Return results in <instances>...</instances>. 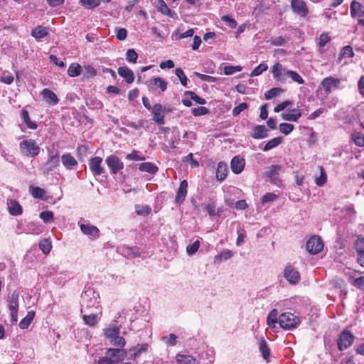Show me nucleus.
<instances>
[{"label": "nucleus", "mask_w": 364, "mask_h": 364, "mask_svg": "<svg viewBox=\"0 0 364 364\" xmlns=\"http://www.w3.org/2000/svg\"><path fill=\"white\" fill-rule=\"evenodd\" d=\"M39 216L46 223L51 222L53 220V213L49 210L41 212Z\"/></svg>", "instance_id": "nucleus-60"}, {"label": "nucleus", "mask_w": 364, "mask_h": 364, "mask_svg": "<svg viewBox=\"0 0 364 364\" xmlns=\"http://www.w3.org/2000/svg\"><path fill=\"white\" fill-rule=\"evenodd\" d=\"M228 172V166L226 164L220 162L218 164L217 171H216V178L218 181H224Z\"/></svg>", "instance_id": "nucleus-30"}, {"label": "nucleus", "mask_w": 364, "mask_h": 364, "mask_svg": "<svg viewBox=\"0 0 364 364\" xmlns=\"http://www.w3.org/2000/svg\"><path fill=\"white\" fill-rule=\"evenodd\" d=\"M107 166L110 170V173L112 175L117 174L119 171L124 168V163L120 159L115 155H109L105 159Z\"/></svg>", "instance_id": "nucleus-7"}, {"label": "nucleus", "mask_w": 364, "mask_h": 364, "mask_svg": "<svg viewBox=\"0 0 364 364\" xmlns=\"http://www.w3.org/2000/svg\"><path fill=\"white\" fill-rule=\"evenodd\" d=\"M355 249L358 255L357 261L364 267V239L358 238L355 242Z\"/></svg>", "instance_id": "nucleus-20"}, {"label": "nucleus", "mask_w": 364, "mask_h": 364, "mask_svg": "<svg viewBox=\"0 0 364 364\" xmlns=\"http://www.w3.org/2000/svg\"><path fill=\"white\" fill-rule=\"evenodd\" d=\"M18 297L19 294L16 291L9 297V309L13 322H16L18 320Z\"/></svg>", "instance_id": "nucleus-11"}, {"label": "nucleus", "mask_w": 364, "mask_h": 364, "mask_svg": "<svg viewBox=\"0 0 364 364\" xmlns=\"http://www.w3.org/2000/svg\"><path fill=\"white\" fill-rule=\"evenodd\" d=\"M104 336L110 345L124 348L126 345V340L120 336V328L116 325H112L105 328Z\"/></svg>", "instance_id": "nucleus-2"}, {"label": "nucleus", "mask_w": 364, "mask_h": 364, "mask_svg": "<svg viewBox=\"0 0 364 364\" xmlns=\"http://www.w3.org/2000/svg\"><path fill=\"white\" fill-rule=\"evenodd\" d=\"M283 92V90L280 87H274L268 90L265 94L264 97L267 100H270L274 97L279 95Z\"/></svg>", "instance_id": "nucleus-44"}, {"label": "nucleus", "mask_w": 364, "mask_h": 364, "mask_svg": "<svg viewBox=\"0 0 364 364\" xmlns=\"http://www.w3.org/2000/svg\"><path fill=\"white\" fill-rule=\"evenodd\" d=\"M291 8L292 11L301 17H305L309 13L308 8L303 0H291Z\"/></svg>", "instance_id": "nucleus-12"}, {"label": "nucleus", "mask_w": 364, "mask_h": 364, "mask_svg": "<svg viewBox=\"0 0 364 364\" xmlns=\"http://www.w3.org/2000/svg\"><path fill=\"white\" fill-rule=\"evenodd\" d=\"M200 247V241L196 240L193 244L188 245L186 247V252L188 255H194L198 250Z\"/></svg>", "instance_id": "nucleus-51"}, {"label": "nucleus", "mask_w": 364, "mask_h": 364, "mask_svg": "<svg viewBox=\"0 0 364 364\" xmlns=\"http://www.w3.org/2000/svg\"><path fill=\"white\" fill-rule=\"evenodd\" d=\"M350 15L353 18L361 17L364 15V7L358 1L354 0L350 4Z\"/></svg>", "instance_id": "nucleus-22"}, {"label": "nucleus", "mask_w": 364, "mask_h": 364, "mask_svg": "<svg viewBox=\"0 0 364 364\" xmlns=\"http://www.w3.org/2000/svg\"><path fill=\"white\" fill-rule=\"evenodd\" d=\"M41 95L43 100L50 105H55L59 101L58 96L48 88L43 89L41 92Z\"/></svg>", "instance_id": "nucleus-17"}, {"label": "nucleus", "mask_w": 364, "mask_h": 364, "mask_svg": "<svg viewBox=\"0 0 364 364\" xmlns=\"http://www.w3.org/2000/svg\"><path fill=\"white\" fill-rule=\"evenodd\" d=\"M209 113V110L205 107H198L192 109V114L196 116H203Z\"/></svg>", "instance_id": "nucleus-62"}, {"label": "nucleus", "mask_w": 364, "mask_h": 364, "mask_svg": "<svg viewBox=\"0 0 364 364\" xmlns=\"http://www.w3.org/2000/svg\"><path fill=\"white\" fill-rule=\"evenodd\" d=\"M80 228L82 232L85 235L92 237L95 239L99 237L100 230L96 226L90 223H80Z\"/></svg>", "instance_id": "nucleus-18"}, {"label": "nucleus", "mask_w": 364, "mask_h": 364, "mask_svg": "<svg viewBox=\"0 0 364 364\" xmlns=\"http://www.w3.org/2000/svg\"><path fill=\"white\" fill-rule=\"evenodd\" d=\"M287 74V77H289L293 82L298 83L299 85H302L304 83V80L302 77L295 71L289 70Z\"/></svg>", "instance_id": "nucleus-42"}, {"label": "nucleus", "mask_w": 364, "mask_h": 364, "mask_svg": "<svg viewBox=\"0 0 364 364\" xmlns=\"http://www.w3.org/2000/svg\"><path fill=\"white\" fill-rule=\"evenodd\" d=\"M277 316H278V311L277 309H273L269 313L267 318V325L270 328L275 327L276 323L278 322V319H279V318H277Z\"/></svg>", "instance_id": "nucleus-35"}, {"label": "nucleus", "mask_w": 364, "mask_h": 364, "mask_svg": "<svg viewBox=\"0 0 364 364\" xmlns=\"http://www.w3.org/2000/svg\"><path fill=\"white\" fill-rule=\"evenodd\" d=\"M294 126L291 124L281 123L279 124L280 132L285 135L290 134L294 130Z\"/></svg>", "instance_id": "nucleus-49"}, {"label": "nucleus", "mask_w": 364, "mask_h": 364, "mask_svg": "<svg viewBox=\"0 0 364 364\" xmlns=\"http://www.w3.org/2000/svg\"><path fill=\"white\" fill-rule=\"evenodd\" d=\"M80 2L87 9L95 8L100 4V0H80Z\"/></svg>", "instance_id": "nucleus-57"}, {"label": "nucleus", "mask_w": 364, "mask_h": 364, "mask_svg": "<svg viewBox=\"0 0 364 364\" xmlns=\"http://www.w3.org/2000/svg\"><path fill=\"white\" fill-rule=\"evenodd\" d=\"M136 213L138 215H147L151 213V208L148 205H136Z\"/></svg>", "instance_id": "nucleus-61"}, {"label": "nucleus", "mask_w": 364, "mask_h": 364, "mask_svg": "<svg viewBox=\"0 0 364 364\" xmlns=\"http://www.w3.org/2000/svg\"><path fill=\"white\" fill-rule=\"evenodd\" d=\"M158 10L163 14L171 16V11L164 0H159Z\"/></svg>", "instance_id": "nucleus-48"}, {"label": "nucleus", "mask_w": 364, "mask_h": 364, "mask_svg": "<svg viewBox=\"0 0 364 364\" xmlns=\"http://www.w3.org/2000/svg\"><path fill=\"white\" fill-rule=\"evenodd\" d=\"M353 56V48L350 46H346L341 51L340 57L351 58Z\"/></svg>", "instance_id": "nucleus-63"}, {"label": "nucleus", "mask_w": 364, "mask_h": 364, "mask_svg": "<svg viewBox=\"0 0 364 364\" xmlns=\"http://www.w3.org/2000/svg\"><path fill=\"white\" fill-rule=\"evenodd\" d=\"M138 55L134 49H129L126 53V59L129 63H136Z\"/></svg>", "instance_id": "nucleus-53"}, {"label": "nucleus", "mask_w": 364, "mask_h": 364, "mask_svg": "<svg viewBox=\"0 0 364 364\" xmlns=\"http://www.w3.org/2000/svg\"><path fill=\"white\" fill-rule=\"evenodd\" d=\"M259 349L264 359L267 360L269 356V349L267 342L263 338L260 340Z\"/></svg>", "instance_id": "nucleus-41"}, {"label": "nucleus", "mask_w": 364, "mask_h": 364, "mask_svg": "<svg viewBox=\"0 0 364 364\" xmlns=\"http://www.w3.org/2000/svg\"><path fill=\"white\" fill-rule=\"evenodd\" d=\"M301 116V113L299 109H291L289 112L282 114V119L286 121L297 122Z\"/></svg>", "instance_id": "nucleus-26"}, {"label": "nucleus", "mask_w": 364, "mask_h": 364, "mask_svg": "<svg viewBox=\"0 0 364 364\" xmlns=\"http://www.w3.org/2000/svg\"><path fill=\"white\" fill-rule=\"evenodd\" d=\"M242 70V67L240 65L232 66V65H226L224 68V74L227 75H230L234 74L235 73L240 72Z\"/></svg>", "instance_id": "nucleus-55"}, {"label": "nucleus", "mask_w": 364, "mask_h": 364, "mask_svg": "<svg viewBox=\"0 0 364 364\" xmlns=\"http://www.w3.org/2000/svg\"><path fill=\"white\" fill-rule=\"evenodd\" d=\"M82 319L85 324L93 326L98 323L100 318L97 314L91 313L90 314H82Z\"/></svg>", "instance_id": "nucleus-33"}, {"label": "nucleus", "mask_w": 364, "mask_h": 364, "mask_svg": "<svg viewBox=\"0 0 364 364\" xmlns=\"http://www.w3.org/2000/svg\"><path fill=\"white\" fill-rule=\"evenodd\" d=\"M268 66L265 63H261L257 66L251 73V76H258L262 74L264 71H266Z\"/></svg>", "instance_id": "nucleus-56"}, {"label": "nucleus", "mask_w": 364, "mask_h": 364, "mask_svg": "<svg viewBox=\"0 0 364 364\" xmlns=\"http://www.w3.org/2000/svg\"><path fill=\"white\" fill-rule=\"evenodd\" d=\"M48 159L43 164L42 170L43 173L48 174L52 172L60 163V154L57 151L48 150Z\"/></svg>", "instance_id": "nucleus-5"}, {"label": "nucleus", "mask_w": 364, "mask_h": 364, "mask_svg": "<svg viewBox=\"0 0 364 364\" xmlns=\"http://www.w3.org/2000/svg\"><path fill=\"white\" fill-rule=\"evenodd\" d=\"M31 195L35 198H41L43 199L46 194L44 189L40 187H33L31 191Z\"/></svg>", "instance_id": "nucleus-50"}, {"label": "nucleus", "mask_w": 364, "mask_h": 364, "mask_svg": "<svg viewBox=\"0 0 364 364\" xmlns=\"http://www.w3.org/2000/svg\"><path fill=\"white\" fill-rule=\"evenodd\" d=\"M176 75L179 78L183 86L187 85L188 78L181 68H176L175 70Z\"/></svg>", "instance_id": "nucleus-58"}, {"label": "nucleus", "mask_w": 364, "mask_h": 364, "mask_svg": "<svg viewBox=\"0 0 364 364\" xmlns=\"http://www.w3.org/2000/svg\"><path fill=\"white\" fill-rule=\"evenodd\" d=\"M127 159L129 161H144L145 156L141 155L138 151L134 150L126 156Z\"/></svg>", "instance_id": "nucleus-46"}, {"label": "nucleus", "mask_w": 364, "mask_h": 364, "mask_svg": "<svg viewBox=\"0 0 364 364\" xmlns=\"http://www.w3.org/2000/svg\"><path fill=\"white\" fill-rule=\"evenodd\" d=\"M177 336L173 333H170L168 336L161 338L162 341L167 346H173L176 343Z\"/></svg>", "instance_id": "nucleus-45"}, {"label": "nucleus", "mask_w": 364, "mask_h": 364, "mask_svg": "<svg viewBox=\"0 0 364 364\" xmlns=\"http://www.w3.org/2000/svg\"><path fill=\"white\" fill-rule=\"evenodd\" d=\"M62 163L68 169H72L77 164V161L70 154H64L62 156Z\"/></svg>", "instance_id": "nucleus-32"}, {"label": "nucleus", "mask_w": 364, "mask_h": 364, "mask_svg": "<svg viewBox=\"0 0 364 364\" xmlns=\"http://www.w3.org/2000/svg\"><path fill=\"white\" fill-rule=\"evenodd\" d=\"M83 75L87 78L92 77L96 75V70L91 65H85L83 67Z\"/></svg>", "instance_id": "nucleus-54"}, {"label": "nucleus", "mask_w": 364, "mask_h": 364, "mask_svg": "<svg viewBox=\"0 0 364 364\" xmlns=\"http://www.w3.org/2000/svg\"><path fill=\"white\" fill-rule=\"evenodd\" d=\"M82 70V67L78 63H72L68 69V74L70 77H77L80 75Z\"/></svg>", "instance_id": "nucleus-38"}, {"label": "nucleus", "mask_w": 364, "mask_h": 364, "mask_svg": "<svg viewBox=\"0 0 364 364\" xmlns=\"http://www.w3.org/2000/svg\"><path fill=\"white\" fill-rule=\"evenodd\" d=\"M323 248V242L318 235H314L306 242V249L311 255L319 253Z\"/></svg>", "instance_id": "nucleus-6"}, {"label": "nucleus", "mask_w": 364, "mask_h": 364, "mask_svg": "<svg viewBox=\"0 0 364 364\" xmlns=\"http://www.w3.org/2000/svg\"><path fill=\"white\" fill-rule=\"evenodd\" d=\"M188 182L183 180L181 182L175 200L178 203H181L185 200L187 195Z\"/></svg>", "instance_id": "nucleus-21"}, {"label": "nucleus", "mask_w": 364, "mask_h": 364, "mask_svg": "<svg viewBox=\"0 0 364 364\" xmlns=\"http://www.w3.org/2000/svg\"><path fill=\"white\" fill-rule=\"evenodd\" d=\"M205 210L208 212L210 216H215L219 215L221 212L220 209L216 208V202L213 198H209L208 200L205 204Z\"/></svg>", "instance_id": "nucleus-25"}, {"label": "nucleus", "mask_w": 364, "mask_h": 364, "mask_svg": "<svg viewBox=\"0 0 364 364\" xmlns=\"http://www.w3.org/2000/svg\"><path fill=\"white\" fill-rule=\"evenodd\" d=\"M102 162V159L99 156L90 159L89 166L90 171L93 173L94 175L100 176L105 173V170L101 166Z\"/></svg>", "instance_id": "nucleus-14"}, {"label": "nucleus", "mask_w": 364, "mask_h": 364, "mask_svg": "<svg viewBox=\"0 0 364 364\" xmlns=\"http://www.w3.org/2000/svg\"><path fill=\"white\" fill-rule=\"evenodd\" d=\"M127 350L123 348H109L106 351V356L105 358L112 360L113 364H117L123 360L127 355Z\"/></svg>", "instance_id": "nucleus-8"}, {"label": "nucleus", "mask_w": 364, "mask_h": 364, "mask_svg": "<svg viewBox=\"0 0 364 364\" xmlns=\"http://www.w3.org/2000/svg\"><path fill=\"white\" fill-rule=\"evenodd\" d=\"M20 151L28 157H35L39 154L40 147L34 139L23 140L19 144Z\"/></svg>", "instance_id": "nucleus-4"}, {"label": "nucleus", "mask_w": 364, "mask_h": 364, "mask_svg": "<svg viewBox=\"0 0 364 364\" xmlns=\"http://www.w3.org/2000/svg\"><path fill=\"white\" fill-rule=\"evenodd\" d=\"M267 136L268 131L264 125L255 126L250 133V136L255 139H264L267 137Z\"/></svg>", "instance_id": "nucleus-19"}, {"label": "nucleus", "mask_w": 364, "mask_h": 364, "mask_svg": "<svg viewBox=\"0 0 364 364\" xmlns=\"http://www.w3.org/2000/svg\"><path fill=\"white\" fill-rule=\"evenodd\" d=\"M321 176L316 178L315 183L318 186H323L326 182V174L322 167H320Z\"/></svg>", "instance_id": "nucleus-59"}, {"label": "nucleus", "mask_w": 364, "mask_h": 364, "mask_svg": "<svg viewBox=\"0 0 364 364\" xmlns=\"http://www.w3.org/2000/svg\"><path fill=\"white\" fill-rule=\"evenodd\" d=\"M194 34V30L193 28H190L184 33H179L178 31H176L173 33L172 37L176 36L177 39H182L185 38H188L193 36Z\"/></svg>", "instance_id": "nucleus-52"}, {"label": "nucleus", "mask_w": 364, "mask_h": 364, "mask_svg": "<svg viewBox=\"0 0 364 364\" xmlns=\"http://www.w3.org/2000/svg\"><path fill=\"white\" fill-rule=\"evenodd\" d=\"M51 247V242L47 239H44L39 242V248L44 254L49 253Z\"/></svg>", "instance_id": "nucleus-47"}, {"label": "nucleus", "mask_w": 364, "mask_h": 364, "mask_svg": "<svg viewBox=\"0 0 364 364\" xmlns=\"http://www.w3.org/2000/svg\"><path fill=\"white\" fill-rule=\"evenodd\" d=\"M178 364H199V362L191 355L178 353L176 356Z\"/></svg>", "instance_id": "nucleus-27"}, {"label": "nucleus", "mask_w": 364, "mask_h": 364, "mask_svg": "<svg viewBox=\"0 0 364 364\" xmlns=\"http://www.w3.org/2000/svg\"><path fill=\"white\" fill-rule=\"evenodd\" d=\"M283 141L282 137L278 136L269 140L264 146L263 151H267L274 147L279 146Z\"/></svg>", "instance_id": "nucleus-40"}, {"label": "nucleus", "mask_w": 364, "mask_h": 364, "mask_svg": "<svg viewBox=\"0 0 364 364\" xmlns=\"http://www.w3.org/2000/svg\"><path fill=\"white\" fill-rule=\"evenodd\" d=\"M167 84V82L160 77H154L148 82V86L150 89L157 87L161 92H164L166 90Z\"/></svg>", "instance_id": "nucleus-24"}, {"label": "nucleus", "mask_w": 364, "mask_h": 364, "mask_svg": "<svg viewBox=\"0 0 364 364\" xmlns=\"http://www.w3.org/2000/svg\"><path fill=\"white\" fill-rule=\"evenodd\" d=\"M353 139L355 144L358 146H364V134H355L353 135Z\"/></svg>", "instance_id": "nucleus-64"}, {"label": "nucleus", "mask_w": 364, "mask_h": 364, "mask_svg": "<svg viewBox=\"0 0 364 364\" xmlns=\"http://www.w3.org/2000/svg\"><path fill=\"white\" fill-rule=\"evenodd\" d=\"M139 170L142 172H146L151 174H154L158 171V167L153 163L144 162L139 164Z\"/></svg>", "instance_id": "nucleus-31"}, {"label": "nucleus", "mask_w": 364, "mask_h": 364, "mask_svg": "<svg viewBox=\"0 0 364 364\" xmlns=\"http://www.w3.org/2000/svg\"><path fill=\"white\" fill-rule=\"evenodd\" d=\"M185 96L189 97L191 100H193L198 104L200 105H204L206 103V101L205 99L199 97L198 95H196L195 92L192 91H186L184 93Z\"/></svg>", "instance_id": "nucleus-43"}, {"label": "nucleus", "mask_w": 364, "mask_h": 364, "mask_svg": "<svg viewBox=\"0 0 364 364\" xmlns=\"http://www.w3.org/2000/svg\"><path fill=\"white\" fill-rule=\"evenodd\" d=\"M21 118L23 122L26 124L28 128L31 129H36L37 128V124L36 122H32L30 119L28 112L26 109H23L21 112Z\"/></svg>", "instance_id": "nucleus-37"}, {"label": "nucleus", "mask_w": 364, "mask_h": 364, "mask_svg": "<svg viewBox=\"0 0 364 364\" xmlns=\"http://www.w3.org/2000/svg\"><path fill=\"white\" fill-rule=\"evenodd\" d=\"M282 169V166L281 165H272L266 172V176L271 180V181L276 182L279 179V176Z\"/></svg>", "instance_id": "nucleus-23"}, {"label": "nucleus", "mask_w": 364, "mask_h": 364, "mask_svg": "<svg viewBox=\"0 0 364 364\" xmlns=\"http://www.w3.org/2000/svg\"><path fill=\"white\" fill-rule=\"evenodd\" d=\"M341 88V79L335 76L324 77L318 86L317 96L323 103L327 97L333 91Z\"/></svg>", "instance_id": "nucleus-1"}, {"label": "nucleus", "mask_w": 364, "mask_h": 364, "mask_svg": "<svg viewBox=\"0 0 364 364\" xmlns=\"http://www.w3.org/2000/svg\"><path fill=\"white\" fill-rule=\"evenodd\" d=\"M35 314L33 311L28 312L27 316L23 318L19 323V327L21 329H26L31 324L34 318Z\"/></svg>", "instance_id": "nucleus-39"}, {"label": "nucleus", "mask_w": 364, "mask_h": 364, "mask_svg": "<svg viewBox=\"0 0 364 364\" xmlns=\"http://www.w3.org/2000/svg\"><path fill=\"white\" fill-rule=\"evenodd\" d=\"M48 35V29L45 27L38 26L35 28L32 32L31 36L36 39L42 38Z\"/></svg>", "instance_id": "nucleus-36"}, {"label": "nucleus", "mask_w": 364, "mask_h": 364, "mask_svg": "<svg viewBox=\"0 0 364 364\" xmlns=\"http://www.w3.org/2000/svg\"><path fill=\"white\" fill-rule=\"evenodd\" d=\"M300 318L290 312H285L279 316L278 323L285 330H291L299 326Z\"/></svg>", "instance_id": "nucleus-3"}, {"label": "nucleus", "mask_w": 364, "mask_h": 364, "mask_svg": "<svg viewBox=\"0 0 364 364\" xmlns=\"http://www.w3.org/2000/svg\"><path fill=\"white\" fill-rule=\"evenodd\" d=\"M245 164V159L240 156L237 155L234 156L231 160L230 168L234 173L239 174L244 169Z\"/></svg>", "instance_id": "nucleus-16"}, {"label": "nucleus", "mask_w": 364, "mask_h": 364, "mask_svg": "<svg viewBox=\"0 0 364 364\" xmlns=\"http://www.w3.org/2000/svg\"><path fill=\"white\" fill-rule=\"evenodd\" d=\"M153 120L159 125L164 124V111L161 105L155 104L151 109Z\"/></svg>", "instance_id": "nucleus-15"}, {"label": "nucleus", "mask_w": 364, "mask_h": 364, "mask_svg": "<svg viewBox=\"0 0 364 364\" xmlns=\"http://www.w3.org/2000/svg\"><path fill=\"white\" fill-rule=\"evenodd\" d=\"M147 344H137L136 346L129 349L130 355L133 358L139 356L141 353L147 350Z\"/></svg>", "instance_id": "nucleus-34"}, {"label": "nucleus", "mask_w": 364, "mask_h": 364, "mask_svg": "<svg viewBox=\"0 0 364 364\" xmlns=\"http://www.w3.org/2000/svg\"><path fill=\"white\" fill-rule=\"evenodd\" d=\"M354 340L353 335L348 331H343L337 341L338 348L340 350H343L349 348Z\"/></svg>", "instance_id": "nucleus-9"}, {"label": "nucleus", "mask_w": 364, "mask_h": 364, "mask_svg": "<svg viewBox=\"0 0 364 364\" xmlns=\"http://www.w3.org/2000/svg\"><path fill=\"white\" fill-rule=\"evenodd\" d=\"M284 278L291 284H297L300 280V274L298 271L291 266H287L284 270Z\"/></svg>", "instance_id": "nucleus-13"}, {"label": "nucleus", "mask_w": 364, "mask_h": 364, "mask_svg": "<svg viewBox=\"0 0 364 364\" xmlns=\"http://www.w3.org/2000/svg\"><path fill=\"white\" fill-rule=\"evenodd\" d=\"M118 74L124 78L127 83H132L134 80V73L127 67H119L118 68Z\"/></svg>", "instance_id": "nucleus-28"}, {"label": "nucleus", "mask_w": 364, "mask_h": 364, "mask_svg": "<svg viewBox=\"0 0 364 364\" xmlns=\"http://www.w3.org/2000/svg\"><path fill=\"white\" fill-rule=\"evenodd\" d=\"M289 72L281 63H277L272 68V73L274 80L284 83L287 81V74Z\"/></svg>", "instance_id": "nucleus-10"}, {"label": "nucleus", "mask_w": 364, "mask_h": 364, "mask_svg": "<svg viewBox=\"0 0 364 364\" xmlns=\"http://www.w3.org/2000/svg\"><path fill=\"white\" fill-rule=\"evenodd\" d=\"M7 205L11 215H19L22 213V207L16 200H11L8 202Z\"/></svg>", "instance_id": "nucleus-29"}]
</instances>
